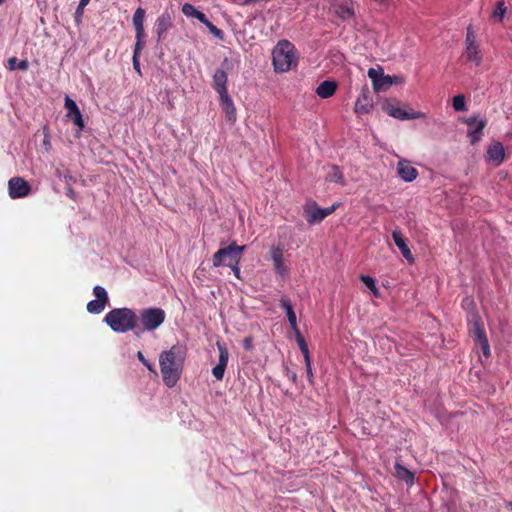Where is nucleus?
<instances>
[{
	"mask_svg": "<svg viewBox=\"0 0 512 512\" xmlns=\"http://www.w3.org/2000/svg\"><path fill=\"white\" fill-rule=\"evenodd\" d=\"M144 19H145V10L142 8L136 9L133 14L132 22L135 28L136 36H141L144 33Z\"/></svg>",
	"mask_w": 512,
	"mask_h": 512,
	"instance_id": "26",
	"label": "nucleus"
},
{
	"mask_svg": "<svg viewBox=\"0 0 512 512\" xmlns=\"http://www.w3.org/2000/svg\"><path fill=\"white\" fill-rule=\"evenodd\" d=\"M303 356H304L305 366L311 365V358H310L309 350H307L306 353H303Z\"/></svg>",
	"mask_w": 512,
	"mask_h": 512,
	"instance_id": "44",
	"label": "nucleus"
},
{
	"mask_svg": "<svg viewBox=\"0 0 512 512\" xmlns=\"http://www.w3.org/2000/svg\"><path fill=\"white\" fill-rule=\"evenodd\" d=\"M84 7H80V4L78 5L77 12H80Z\"/></svg>",
	"mask_w": 512,
	"mask_h": 512,
	"instance_id": "47",
	"label": "nucleus"
},
{
	"mask_svg": "<svg viewBox=\"0 0 512 512\" xmlns=\"http://www.w3.org/2000/svg\"><path fill=\"white\" fill-rule=\"evenodd\" d=\"M166 313L161 308H146L139 312L137 319L140 321L142 331H154L165 321Z\"/></svg>",
	"mask_w": 512,
	"mask_h": 512,
	"instance_id": "6",
	"label": "nucleus"
},
{
	"mask_svg": "<svg viewBox=\"0 0 512 512\" xmlns=\"http://www.w3.org/2000/svg\"><path fill=\"white\" fill-rule=\"evenodd\" d=\"M227 74L225 71L218 69L213 75V87L219 96L228 94L227 91Z\"/></svg>",
	"mask_w": 512,
	"mask_h": 512,
	"instance_id": "22",
	"label": "nucleus"
},
{
	"mask_svg": "<svg viewBox=\"0 0 512 512\" xmlns=\"http://www.w3.org/2000/svg\"><path fill=\"white\" fill-rule=\"evenodd\" d=\"M306 372H307V377H308L309 382L313 383V372H312V366L311 365L306 366Z\"/></svg>",
	"mask_w": 512,
	"mask_h": 512,
	"instance_id": "43",
	"label": "nucleus"
},
{
	"mask_svg": "<svg viewBox=\"0 0 512 512\" xmlns=\"http://www.w3.org/2000/svg\"><path fill=\"white\" fill-rule=\"evenodd\" d=\"M393 240L395 242V245L398 247V249L401 251L403 257L410 263L414 261V257L411 253V250L409 249L405 238L402 236L401 232L398 230L393 231L392 233Z\"/></svg>",
	"mask_w": 512,
	"mask_h": 512,
	"instance_id": "21",
	"label": "nucleus"
},
{
	"mask_svg": "<svg viewBox=\"0 0 512 512\" xmlns=\"http://www.w3.org/2000/svg\"><path fill=\"white\" fill-rule=\"evenodd\" d=\"M105 323L117 333H125L138 328L137 315L129 308H115L104 318Z\"/></svg>",
	"mask_w": 512,
	"mask_h": 512,
	"instance_id": "3",
	"label": "nucleus"
},
{
	"mask_svg": "<svg viewBox=\"0 0 512 512\" xmlns=\"http://www.w3.org/2000/svg\"><path fill=\"white\" fill-rule=\"evenodd\" d=\"M325 180L328 182L338 183L344 186L345 179L342 171L337 166H327L325 167Z\"/></svg>",
	"mask_w": 512,
	"mask_h": 512,
	"instance_id": "24",
	"label": "nucleus"
},
{
	"mask_svg": "<svg viewBox=\"0 0 512 512\" xmlns=\"http://www.w3.org/2000/svg\"><path fill=\"white\" fill-rule=\"evenodd\" d=\"M337 83L335 81L326 80L321 82L316 88V94L323 99L329 98L336 92Z\"/></svg>",
	"mask_w": 512,
	"mask_h": 512,
	"instance_id": "25",
	"label": "nucleus"
},
{
	"mask_svg": "<svg viewBox=\"0 0 512 512\" xmlns=\"http://www.w3.org/2000/svg\"><path fill=\"white\" fill-rule=\"evenodd\" d=\"M28 67H29V63L27 60H22L18 63L16 57H11L7 61V68L11 71L16 70V69L25 71L28 69Z\"/></svg>",
	"mask_w": 512,
	"mask_h": 512,
	"instance_id": "31",
	"label": "nucleus"
},
{
	"mask_svg": "<svg viewBox=\"0 0 512 512\" xmlns=\"http://www.w3.org/2000/svg\"><path fill=\"white\" fill-rule=\"evenodd\" d=\"M239 263L240 262H235L233 263L232 265H228V267H230L234 273V275L237 277V278H240V268H239Z\"/></svg>",
	"mask_w": 512,
	"mask_h": 512,
	"instance_id": "40",
	"label": "nucleus"
},
{
	"mask_svg": "<svg viewBox=\"0 0 512 512\" xmlns=\"http://www.w3.org/2000/svg\"><path fill=\"white\" fill-rule=\"evenodd\" d=\"M217 348L219 350V362L212 369V374L217 380H222L228 363L229 354L224 344L217 342Z\"/></svg>",
	"mask_w": 512,
	"mask_h": 512,
	"instance_id": "18",
	"label": "nucleus"
},
{
	"mask_svg": "<svg viewBox=\"0 0 512 512\" xmlns=\"http://www.w3.org/2000/svg\"><path fill=\"white\" fill-rule=\"evenodd\" d=\"M272 63L277 73H286L298 64L296 49L292 43L282 40L272 51Z\"/></svg>",
	"mask_w": 512,
	"mask_h": 512,
	"instance_id": "2",
	"label": "nucleus"
},
{
	"mask_svg": "<svg viewBox=\"0 0 512 512\" xmlns=\"http://www.w3.org/2000/svg\"><path fill=\"white\" fill-rule=\"evenodd\" d=\"M295 336H296V340H297V343L299 345V348L301 350L302 353H306L308 349V346L303 338V336L301 335L300 331H295Z\"/></svg>",
	"mask_w": 512,
	"mask_h": 512,
	"instance_id": "36",
	"label": "nucleus"
},
{
	"mask_svg": "<svg viewBox=\"0 0 512 512\" xmlns=\"http://www.w3.org/2000/svg\"><path fill=\"white\" fill-rule=\"evenodd\" d=\"M453 108L455 111H465L466 102L463 95H457L453 98Z\"/></svg>",
	"mask_w": 512,
	"mask_h": 512,
	"instance_id": "34",
	"label": "nucleus"
},
{
	"mask_svg": "<svg viewBox=\"0 0 512 512\" xmlns=\"http://www.w3.org/2000/svg\"><path fill=\"white\" fill-rule=\"evenodd\" d=\"M8 189L12 199L25 197L31 191L29 183L21 177L11 178L8 182Z\"/></svg>",
	"mask_w": 512,
	"mask_h": 512,
	"instance_id": "12",
	"label": "nucleus"
},
{
	"mask_svg": "<svg viewBox=\"0 0 512 512\" xmlns=\"http://www.w3.org/2000/svg\"><path fill=\"white\" fill-rule=\"evenodd\" d=\"M373 108V100L367 86L361 89L359 96L356 99L354 111L358 115L368 114Z\"/></svg>",
	"mask_w": 512,
	"mask_h": 512,
	"instance_id": "13",
	"label": "nucleus"
},
{
	"mask_svg": "<svg viewBox=\"0 0 512 512\" xmlns=\"http://www.w3.org/2000/svg\"><path fill=\"white\" fill-rule=\"evenodd\" d=\"M133 67L138 73H140L139 56L133 55Z\"/></svg>",
	"mask_w": 512,
	"mask_h": 512,
	"instance_id": "42",
	"label": "nucleus"
},
{
	"mask_svg": "<svg viewBox=\"0 0 512 512\" xmlns=\"http://www.w3.org/2000/svg\"><path fill=\"white\" fill-rule=\"evenodd\" d=\"M144 37H145V34H142L140 37L136 36L137 41H136L135 49H134V55H136V56H139V53L144 46Z\"/></svg>",
	"mask_w": 512,
	"mask_h": 512,
	"instance_id": "37",
	"label": "nucleus"
},
{
	"mask_svg": "<svg viewBox=\"0 0 512 512\" xmlns=\"http://www.w3.org/2000/svg\"><path fill=\"white\" fill-rule=\"evenodd\" d=\"M368 77L372 81L373 89L375 92H385L393 85H401L404 83V78L399 75H386L382 68H370L368 70Z\"/></svg>",
	"mask_w": 512,
	"mask_h": 512,
	"instance_id": "4",
	"label": "nucleus"
},
{
	"mask_svg": "<svg viewBox=\"0 0 512 512\" xmlns=\"http://www.w3.org/2000/svg\"><path fill=\"white\" fill-rule=\"evenodd\" d=\"M182 12L186 17L196 18L201 23H203L204 21L206 22L207 17L205 16V14L197 10L193 5L189 3H185L182 6Z\"/></svg>",
	"mask_w": 512,
	"mask_h": 512,
	"instance_id": "28",
	"label": "nucleus"
},
{
	"mask_svg": "<svg viewBox=\"0 0 512 512\" xmlns=\"http://www.w3.org/2000/svg\"><path fill=\"white\" fill-rule=\"evenodd\" d=\"M486 160L491 165L498 167L505 160V149L500 142L492 143L486 152Z\"/></svg>",
	"mask_w": 512,
	"mask_h": 512,
	"instance_id": "15",
	"label": "nucleus"
},
{
	"mask_svg": "<svg viewBox=\"0 0 512 512\" xmlns=\"http://www.w3.org/2000/svg\"><path fill=\"white\" fill-rule=\"evenodd\" d=\"M245 246H238L235 243L219 249L212 258L214 267L228 266L240 262Z\"/></svg>",
	"mask_w": 512,
	"mask_h": 512,
	"instance_id": "5",
	"label": "nucleus"
},
{
	"mask_svg": "<svg viewBox=\"0 0 512 512\" xmlns=\"http://www.w3.org/2000/svg\"><path fill=\"white\" fill-rule=\"evenodd\" d=\"M281 306L284 308V310L286 312L290 327L293 330V332L298 331L299 328H298V324H297L296 314L293 311L290 301L287 299H282Z\"/></svg>",
	"mask_w": 512,
	"mask_h": 512,
	"instance_id": "27",
	"label": "nucleus"
},
{
	"mask_svg": "<svg viewBox=\"0 0 512 512\" xmlns=\"http://www.w3.org/2000/svg\"><path fill=\"white\" fill-rule=\"evenodd\" d=\"M203 24L208 28V30L210 31V33L212 35H214L215 37H217L219 39H222L223 32L220 29H218L215 25H213L207 18H206V22L204 21Z\"/></svg>",
	"mask_w": 512,
	"mask_h": 512,
	"instance_id": "35",
	"label": "nucleus"
},
{
	"mask_svg": "<svg viewBox=\"0 0 512 512\" xmlns=\"http://www.w3.org/2000/svg\"><path fill=\"white\" fill-rule=\"evenodd\" d=\"M137 358L139 359L140 362H142L148 368L149 371L155 373V369H154L153 365L144 357V355L141 351H139L137 353Z\"/></svg>",
	"mask_w": 512,
	"mask_h": 512,
	"instance_id": "39",
	"label": "nucleus"
},
{
	"mask_svg": "<svg viewBox=\"0 0 512 512\" xmlns=\"http://www.w3.org/2000/svg\"><path fill=\"white\" fill-rule=\"evenodd\" d=\"M395 474L399 479L405 481L407 484L413 483L414 474L399 463L395 465Z\"/></svg>",
	"mask_w": 512,
	"mask_h": 512,
	"instance_id": "29",
	"label": "nucleus"
},
{
	"mask_svg": "<svg viewBox=\"0 0 512 512\" xmlns=\"http://www.w3.org/2000/svg\"><path fill=\"white\" fill-rule=\"evenodd\" d=\"M397 174L405 182H412L418 177L417 169L406 159H400L397 164Z\"/></svg>",
	"mask_w": 512,
	"mask_h": 512,
	"instance_id": "17",
	"label": "nucleus"
},
{
	"mask_svg": "<svg viewBox=\"0 0 512 512\" xmlns=\"http://www.w3.org/2000/svg\"><path fill=\"white\" fill-rule=\"evenodd\" d=\"M93 293L95 295V299L88 302L87 310L92 314H99L104 310L108 302V295L106 290L102 286L98 285L93 288Z\"/></svg>",
	"mask_w": 512,
	"mask_h": 512,
	"instance_id": "11",
	"label": "nucleus"
},
{
	"mask_svg": "<svg viewBox=\"0 0 512 512\" xmlns=\"http://www.w3.org/2000/svg\"><path fill=\"white\" fill-rule=\"evenodd\" d=\"M468 124V136L471 139V143L478 142L483 135V130L486 126V120L481 118H470L467 120Z\"/></svg>",
	"mask_w": 512,
	"mask_h": 512,
	"instance_id": "16",
	"label": "nucleus"
},
{
	"mask_svg": "<svg viewBox=\"0 0 512 512\" xmlns=\"http://www.w3.org/2000/svg\"><path fill=\"white\" fill-rule=\"evenodd\" d=\"M507 12V6L504 0H499L496 2V6L494 11L491 14V18L495 22H502L504 16Z\"/></svg>",
	"mask_w": 512,
	"mask_h": 512,
	"instance_id": "30",
	"label": "nucleus"
},
{
	"mask_svg": "<svg viewBox=\"0 0 512 512\" xmlns=\"http://www.w3.org/2000/svg\"><path fill=\"white\" fill-rule=\"evenodd\" d=\"M361 281L365 284V286L371 290L375 297L380 295L379 289L376 286L375 280L370 276H361Z\"/></svg>",
	"mask_w": 512,
	"mask_h": 512,
	"instance_id": "33",
	"label": "nucleus"
},
{
	"mask_svg": "<svg viewBox=\"0 0 512 512\" xmlns=\"http://www.w3.org/2000/svg\"><path fill=\"white\" fill-rule=\"evenodd\" d=\"M270 257L273 262L275 272L285 277L289 273V269L284 262V247L282 245H275L270 248Z\"/></svg>",
	"mask_w": 512,
	"mask_h": 512,
	"instance_id": "10",
	"label": "nucleus"
},
{
	"mask_svg": "<svg viewBox=\"0 0 512 512\" xmlns=\"http://www.w3.org/2000/svg\"><path fill=\"white\" fill-rule=\"evenodd\" d=\"M3 2H4V0H0V4L3 3Z\"/></svg>",
	"mask_w": 512,
	"mask_h": 512,
	"instance_id": "48",
	"label": "nucleus"
},
{
	"mask_svg": "<svg viewBox=\"0 0 512 512\" xmlns=\"http://www.w3.org/2000/svg\"><path fill=\"white\" fill-rule=\"evenodd\" d=\"M43 144H44V146L47 149H49V147H50V138H49L48 134H45V137H44V140H43Z\"/></svg>",
	"mask_w": 512,
	"mask_h": 512,
	"instance_id": "45",
	"label": "nucleus"
},
{
	"mask_svg": "<svg viewBox=\"0 0 512 512\" xmlns=\"http://www.w3.org/2000/svg\"><path fill=\"white\" fill-rule=\"evenodd\" d=\"M463 55L468 62L473 63L475 66H480L482 63L483 56L477 41V34L471 24L466 28L465 50Z\"/></svg>",
	"mask_w": 512,
	"mask_h": 512,
	"instance_id": "7",
	"label": "nucleus"
},
{
	"mask_svg": "<svg viewBox=\"0 0 512 512\" xmlns=\"http://www.w3.org/2000/svg\"><path fill=\"white\" fill-rule=\"evenodd\" d=\"M339 206V203H335L330 207L320 208L315 201H308L304 205V215L308 223H319L332 214Z\"/></svg>",
	"mask_w": 512,
	"mask_h": 512,
	"instance_id": "8",
	"label": "nucleus"
},
{
	"mask_svg": "<svg viewBox=\"0 0 512 512\" xmlns=\"http://www.w3.org/2000/svg\"><path fill=\"white\" fill-rule=\"evenodd\" d=\"M185 354L178 346H172L169 350L163 351L159 355V366L164 384L172 388L179 381Z\"/></svg>",
	"mask_w": 512,
	"mask_h": 512,
	"instance_id": "1",
	"label": "nucleus"
},
{
	"mask_svg": "<svg viewBox=\"0 0 512 512\" xmlns=\"http://www.w3.org/2000/svg\"><path fill=\"white\" fill-rule=\"evenodd\" d=\"M481 349H482V352L483 354L485 355V357H489L490 356V346H489V343H488V339H483L481 341H478L477 342Z\"/></svg>",
	"mask_w": 512,
	"mask_h": 512,
	"instance_id": "38",
	"label": "nucleus"
},
{
	"mask_svg": "<svg viewBox=\"0 0 512 512\" xmlns=\"http://www.w3.org/2000/svg\"><path fill=\"white\" fill-rule=\"evenodd\" d=\"M243 346L246 350H251L253 345H252V338L251 337H246L243 341Z\"/></svg>",
	"mask_w": 512,
	"mask_h": 512,
	"instance_id": "41",
	"label": "nucleus"
},
{
	"mask_svg": "<svg viewBox=\"0 0 512 512\" xmlns=\"http://www.w3.org/2000/svg\"><path fill=\"white\" fill-rule=\"evenodd\" d=\"M220 104L228 122L236 121V108L229 94L219 96Z\"/></svg>",
	"mask_w": 512,
	"mask_h": 512,
	"instance_id": "20",
	"label": "nucleus"
},
{
	"mask_svg": "<svg viewBox=\"0 0 512 512\" xmlns=\"http://www.w3.org/2000/svg\"><path fill=\"white\" fill-rule=\"evenodd\" d=\"M90 2V0H80V7H85L88 5V3Z\"/></svg>",
	"mask_w": 512,
	"mask_h": 512,
	"instance_id": "46",
	"label": "nucleus"
},
{
	"mask_svg": "<svg viewBox=\"0 0 512 512\" xmlns=\"http://www.w3.org/2000/svg\"><path fill=\"white\" fill-rule=\"evenodd\" d=\"M331 8L343 20H349L354 16V7L351 0H332Z\"/></svg>",
	"mask_w": 512,
	"mask_h": 512,
	"instance_id": "14",
	"label": "nucleus"
},
{
	"mask_svg": "<svg viewBox=\"0 0 512 512\" xmlns=\"http://www.w3.org/2000/svg\"><path fill=\"white\" fill-rule=\"evenodd\" d=\"M171 25L172 19L168 13H163L161 16L158 17L155 24V30L158 36V40L162 39L165 33L170 29Z\"/></svg>",
	"mask_w": 512,
	"mask_h": 512,
	"instance_id": "23",
	"label": "nucleus"
},
{
	"mask_svg": "<svg viewBox=\"0 0 512 512\" xmlns=\"http://www.w3.org/2000/svg\"><path fill=\"white\" fill-rule=\"evenodd\" d=\"M65 108L67 110V117L72 119L73 123L79 127L80 130L84 127V121L80 109L76 102L69 96L65 97Z\"/></svg>",
	"mask_w": 512,
	"mask_h": 512,
	"instance_id": "19",
	"label": "nucleus"
},
{
	"mask_svg": "<svg viewBox=\"0 0 512 512\" xmlns=\"http://www.w3.org/2000/svg\"><path fill=\"white\" fill-rule=\"evenodd\" d=\"M471 331H472L473 337L475 338L476 342L481 341V340L487 338L483 328L481 327V324L478 321V319L474 320V322L472 324Z\"/></svg>",
	"mask_w": 512,
	"mask_h": 512,
	"instance_id": "32",
	"label": "nucleus"
},
{
	"mask_svg": "<svg viewBox=\"0 0 512 512\" xmlns=\"http://www.w3.org/2000/svg\"><path fill=\"white\" fill-rule=\"evenodd\" d=\"M383 110L391 117L398 120H414V119H425L426 114L421 111L409 110L406 111L401 107H398L390 101L383 103Z\"/></svg>",
	"mask_w": 512,
	"mask_h": 512,
	"instance_id": "9",
	"label": "nucleus"
}]
</instances>
